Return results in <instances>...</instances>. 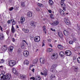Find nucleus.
Segmentation results:
<instances>
[{
    "mask_svg": "<svg viewBox=\"0 0 80 80\" xmlns=\"http://www.w3.org/2000/svg\"><path fill=\"white\" fill-rule=\"evenodd\" d=\"M11 78V75L10 74L5 76L3 74H1L0 75V80H10Z\"/></svg>",
    "mask_w": 80,
    "mask_h": 80,
    "instance_id": "f257e3e1",
    "label": "nucleus"
},
{
    "mask_svg": "<svg viewBox=\"0 0 80 80\" xmlns=\"http://www.w3.org/2000/svg\"><path fill=\"white\" fill-rule=\"evenodd\" d=\"M11 22L12 23V26L11 28V32L12 33H14L15 32V29L13 26V25H15L16 24V21L14 20V19H12L11 20Z\"/></svg>",
    "mask_w": 80,
    "mask_h": 80,
    "instance_id": "f03ea898",
    "label": "nucleus"
},
{
    "mask_svg": "<svg viewBox=\"0 0 80 80\" xmlns=\"http://www.w3.org/2000/svg\"><path fill=\"white\" fill-rule=\"evenodd\" d=\"M8 64L10 67H13L16 64V61L13 60H10Z\"/></svg>",
    "mask_w": 80,
    "mask_h": 80,
    "instance_id": "7ed1b4c3",
    "label": "nucleus"
},
{
    "mask_svg": "<svg viewBox=\"0 0 80 80\" xmlns=\"http://www.w3.org/2000/svg\"><path fill=\"white\" fill-rule=\"evenodd\" d=\"M64 22L65 23H66V25H68L70 23V21L69 20L68 18L67 17H66L64 18Z\"/></svg>",
    "mask_w": 80,
    "mask_h": 80,
    "instance_id": "20e7f679",
    "label": "nucleus"
},
{
    "mask_svg": "<svg viewBox=\"0 0 80 80\" xmlns=\"http://www.w3.org/2000/svg\"><path fill=\"white\" fill-rule=\"evenodd\" d=\"M51 57V58H52V59H57L58 57V54L57 53H56V54L53 53Z\"/></svg>",
    "mask_w": 80,
    "mask_h": 80,
    "instance_id": "39448f33",
    "label": "nucleus"
},
{
    "mask_svg": "<svg viewBox=\"0 0 80 80\" xmlns=\"http://www.w3.org/2000/svg\"><path fill=\"white\" fill-rule=\"evenodd\" d=\"M58 23H59L58 21H55L52 23H50V24L51 25H52V26H57V25H58Z\"/></svg>",
    "mask_w": 80,
    "mask_h": 80,
    "instance_id": "423d86ee",
    "label": "nucleus"
},
{
    "mask_svg": "<svg viewBox=\"0 0 80 80\" xmlns=\"http://www.w3.org/2000/svg\"><path fill=\"white\" fill-rule=\"evenodd\" d=\"M34 40L35 42H38L40 41V36H36L34 38Z\"/></svg>",
    "mask_w": 80,
    "mask_h": 80,
    "instance_id": "0eeeda50",
    "label": "nucleus"
},
{
    "mask_svg": "<svg viewBox=\"0 0 80 80\" xmlns=\"http://www.w3.org/2000/svg\"><path fill=\"white\" fill-rule=\"evenodd\" d=\"M40 61L41 63L42 64H45V62H46L45 59L43 58H40Z\"/></svg>",
    "mask_w": 80,
    "mask_h": 80,
    "instance_id": "6e6552de",
    "label": "nucleus"
},
{
    "mask_svg": "<svg viewBox=\"0 0 80 80\" xmlns=\"http://www.w3.org/2000/svg\"><path fill=\"white\" fill-rule=\"evenodd\" d=\"M65 54L67 56H70L72 55V52L70 50H66L65 51Z\"/></svg>",
    "mask_w": 80,
    "mask_h": 80,
    "instance_id": "1a4fd4ad",
    "label": "nucleus"
},
{
    "mask_svg": "<svg viewBox=\"0 0 80 80\" xmlns=\"http://www.w3.org/2000/svg\"><path fill=\"white\" fill-rule=\"evenodd\" d=\"M57 64H53L52 67V69H50L51 72H53V71H54V70L55 69L56 67H57Z\"/></svg>",
    "mask_w": 80,
    "mask_h": 80,
    "instance_id": "9d476101",
    "label": "nucleus"
},
{
    "mask_svg": "<svg viewBox=\"0 0 80 80\" xmlns=\"http://www.w3.org/2000/svg\"><path fill=\"white\" fill-rule=\"evenodd\" d=\"M60 4L61 6L62 7L63 10L64 12H65V11H66V6L65 5V4L60 2Z\"/></svg>",
    "mask_w": 80,
    "mask_h": 80,
    "instance_id": "9b49d317",
    "label": "nucleus"
},
{
    "mask_svg": "<svg viewBox=\"0 0 80 80\" xmlns=\"http://www.w3.org/2000/svg\"><path fill=\"white\" fill-rule=\"evenodd\" d=\"M12 72L15 75H18V71L17 70V69L15 68H13L12 69Z\"/></svg>",
    "mask_w": 80,
    "mask_h": 80,
    "instance_id": "f8f14e48",
    "label": "nucleus"
},
{
    "mask_svg": "<svg viewBox=\"0 0 80 80\" xmlns=\"http://www.w3.org/2000/svg\"><path fill=\"white\" fill-rule=\"evenodd\" d=\"M63 33L66 37H68L69 34H70V33L66 30L64 31Z\"/></svg>",
    "mask_w": 80,
    "mask_h": 80,
    "instance_id": "ddd939ff",
    "label": "nucleus"
},
{
    "mask_svg": "<svg viewBox=\"0 0 80 80\" xmlns=\"http://www.w3.org/2000/svg\"><path fill=\"white\" fill-rule=\"evenodd\" d=\"M29 55V52L27 51H25L24 52L23 55L25 57H28Z\"/></svg>",
    "mask_w": 80,
    "mask_h": 80,
    "instance_id": "4468645a",
    "label": "nucleus"
},
{
    "mask_svg": "<svg viewBox=\"0 0 80 80\" xmlns=\"http://www.w3.org/2000/svg\"><path fill=\"white\" fill-rule=\"evenodd\" d=\"M59 12L62 16H64L65 15V13H64V11L63 10L60 9L59 10Z\"/></svg>",
    "mask_w": 80,
    "mask_h": 80,
    "instance_id": "2eb2a0df",
    "label": "nucleus"
},
{
    "mask_svg": "<svg viewBox=\"0 0 80 80\" xmlns=\"http://www.w3.org/2000/svg\"><path fill=\"white\" fill-rule=\"evenodd\" d=\"M27 15L28 17H32V16H33V13L32 12H28Z\"/></svg>",
    "mask_w": 80,
    "mask_h": 80,
    "instance_id": "dca6fc26",
    "label": "nucleus"
},
{
    "mask_svg": "<svg viewBox=\"0 0 80 80\" xmlns=\"http://www.w3.org/2000/svg\"><path fill=\"white\" fill-rule=\"evenodd\" d=\"M4 38V35L2 33H0V40H3V39Z\"/></svg>",
    "mask_w": 80,
    "mask_h": 80,
    "instance_id": "f3484780",
    "label": "nucleus"
},
{
    "mask_svg": "<svg viewBox=\"0 0 80 80\" xmlns=\"http://www.w3.org/2000/svg\"><path fill=\"white\" fill-rule=\"evenodd\" d=\"M58 34L59 37H60L61 38H63V35L62 33L61 32H58Z\"/></svg>",
    "mask_w": 80,
    "mask_h": 80,
    "instance_id": "a211bd4d",
    "label": "nucleus"
},
{
    "mask_svg": "<svg viewBox=\"0 0 80 80\" xmlns=\"http://www.w3.org/2000/svg\"><path fill=\"white\" fill-rule=\"evenodd\" d=\"M59 55L61 57H64L65 55V53H64V52L63 51H61L59 52Z\"/></svg>",
    "mask_w": 80,
    "mask_h": 80,
    "instance_id": "6ab92c4d",
    "label": "nucleus"
},
{
    "mask_svg": "<svg viewBox=\"0 0 80 80\" xmlns=\"http://www.w3.org/2000/svg\"><path fill=\"white\" fill-rule=\"evenodd\" d=\"M25 18L24 17H22L21 18V23H23V22H25Z\"/></svg>",
    "mask_w": 80,
    "mask_h": 80,
    "instance_id": "aec40b11",
    "label": "nucleus"
},
{
    "mask_svg": "<svg viewBox=\"0 0 80 80\" xmlns=\"http://www.w3.org/2000/svg\"><path fill=\"white\" fill-rule=\"evenodd\" d=\"M20 77L22 79H25L26 78V75H24L23 74H21L20 75Z\"/></svg>",
    "mask_w": 80,
    "mask_h": 80,
    "instance_id": "412c9836",
    "label": "nucleus"
},
{
    "mask_svg": "<svg viewBox=\"0 0 80 80\" xmlns=\"http://www.w3.org/2000/svg\"><path fill=\"white\" fill-rule=\"evenodd\" d=\"M23 63L24 65H28L29 64V61H28L27 60H25L24 61Z\"/></svg>",
    "mask_w": 80,
    "mask_h": 80,
    "instance_id": "4be33fe9",
    "label": "nucleus"
},
{
    "mask_svg": "<svg viewBox=\"0 0 80 80\" xmlns=\"http://www.w3.org/2000/svg\"><path fill=\"white\" fill-rule=\"evenodd\" d=\"M22 31L24 32L25 33H28L29 32V30L28 29L22 28Z\"/></svg>",
    "mask_w": 80,
    "mask_h": 80,
    "instance_id": "5701e85b",
    "label": "nucleus"
},
{
    "mask_svg": "<svg viewBox=\"0 0 80 80\" xmlns=\"http://www.w3.org/2000/svg\"><path fill=\"white\" fill-rule=\"evenodd\" d=\"M43 32H44L45 34H47V29H46V27L44 26L43 27Z\"/></svg>",
    "mask_w": 80,
    "mask_h": 80,
    "instance_id": "b1692460",
    "label": "nucleus"
},
{
    "mask_svg": "<svg viewBox=\"0 0 80 80\" xmlns=\"http://www.w3.org/2000/svg\"><path fill=\"white\" fill-rule=\"evenodd\" d=\"M37 62H38V58H36L33 60V63L34 64H36Z\"/></svg>",
    "mask_w": 80,
    "mask_h": 80,
    "instance_id": "393cba45",
    "label": "nucleus"
},
{
    "mask_svg": "<svg viewBox=\"0 0 80 80\" xmlns=\"http://www.w3.org/2000/svg\"><path fill=\"white\" fill-rule=\"evenodd\" d=\"M2 49L3 50H4V51H5L7 50V46L4 45V46L2 47Z\"/></svg>",
    "mask_w": 80,
    "mask_h": 80,
    "instance_id": "a878e982",
    "label": "nucleus"
},
{
    "mask_svg": "<svg viewBox=\"0 0 80 80\" xmlns=\"http://www.w3.org/2000/svg\"><path fill=\"white\" fill-rule=\"evenodd\" d=\"M38 7H40L41 8L43 7V5L40 3H38Z\"/></svg>",
    "mask_w": 80,
    "mask_h": 80,
    "instance_id": "bb28decb",
    "label": "nucleus"
},
{
    "mask_svg": "<svg viewBox=\"0 0 80 80\" xmlns=\"http://www.w3.org/2000/svg\"><path fill=\"white\" fill-rule=\"evenodd\" d=\"M53 49L51 48H48L47 50V52H53Z\"/></svg>",
    "mask_w": 80,
    "mask_h": 80,
    "instance_id": "cd10ccee",
    "label": "nucleus"
},
{
    "mask_svg": "<svg viewBox=\"0 0 80 80\" xmlns=\"http://www.w3.org/2000/svg\"><path fill=\"white\" fill-rule=\"evenodd\" d=\"M35 79L36 80H40L41 79V78H40V77L39 76H36L35 77Z\"/></svg>",
    "mask_w": 80,
    "mask_h": 80,
    "instance_id": "c85d7f7f",
    "label": "nucleus"
},
{
    "mask_svg": "<svg viewBox=\"0 0 80 80\" xmlns=\"http://www.w3.org/2000/svg\"><path fill=\"white\" fill-rule=\"evenodd\" d=\"M35 22L33 21H32L30 22V24L31 26H35Z\"/></svg>",
    "mask_w": 80,
    "mask_h": 80,
    "instance_id": "c756f323",
    "label": "nucleus"
},
{
    "mask_svg": "<svg viewBox=\"0 0 80 80\" xmlns=\"http://www.w3.org/2000/svg\"><path fill=\"white\" fill-rule=\"evenodd\" d=\"M49 3L50 5H53V2L52 0H49Z\"/></svg>",
    "mask_w": 80,
    "mask_h": 80,
    "instance_id": "7c9ffc66",
    "label": "nucleus"
},
{
    "mask_svg": "<svg viewBox=\"0 0 80 80\" xmlns=\"http://www.w3.org/2000/svg\"><path fill=\"white\" fill-rule=\"evenodd\" d=\"M21 6L22 7H25V2H21Z\"/></svg>",
    "mask_w": 80,
    "mask_h": 80,
    "instance_id": "2f4dec72",
    "label": "nucleus"
},
{
    "mask_svg": "<svg viewBox=\"0 0 80 80\" xmlns=\"http://www.w3.org/2000/svg\"><path fill=\"white\" fill-rule=\"evenodd\" d=\"M47 74H48V72L47 71H44V75L45 77H46L47 75Z\"/></svg>",
    "mask_w": 80,
    "mask_h": 80,
    "instance_id": "473e14b6",
    "label": "nucleus"
},
{
    "mask_svg": "<svg viewBox=\"0 0 80 80\" xmlns=\"http://www.w3.org/2000/svg\"><path fill=\"white\" fill-rule=\"evenodd\" d=\"M58 48L60 50H61V49H62L63 47H62V46L61 45H59L58 46Z\"/></svg>",
    "mask_w": 80,
    "mask_h": 80,
    "instance_id": "72a5a7b5",
    "label": "nucleus"
},
{
    "mask_svg": "<svg viewBox=\"0 0 80 80\" xmlns=\"http://www.w3.org/2000/svg\"><path fill=\"white\" fill-rule=\"evenodd\" d=\"M74 70L75 72H77V70H78V67H75L74 69Z\"/></svg>",
    "mask_w": 80,
    "mask_h": 80,
    "instance_id": "f704fd0d",
    "label": "nucleus"
},
{
    "mask_svg": "<svg viewBox=\"0 0 80 80\" xmlns=\"http://www.w3.org/2000/svg\"><path fill=\"white\" fill-rule=\"evenodd\" d=\"M73 41L71 40L69 42V44H70V45L73 44Z\"/></svg>",
    "mask_w": 80,
    "mask_h": 80,
    "instance_id": "c9c22d12",
    "label": "nucleus"
},
{
    "mask_svg": "<svg viewBox=\"0 0 80 80\" xmlns=\"http://www.w3.org/2000/svg\"><path fill=\"white\" fill-rule=\"evenodd\" d=\"M77 62L78 63H80V57H79L78 58Z\"/></svg>",
    "mask_w": 80,
    "mask_h": 80,
    "instance_id": "e433bc0d",
    "label": "nucleus"
},
{
    "mask_svg": "<svg viewBox=\"0 0 80 80\" xmlns=\"http://www.w3.org/2000/svg\"><path fill=\"white\" fill-rule=\"evenodd\" d=\"M45 41L43 40L42 42V47H44V46H45Z\"/></svg>",
    "mask_w": 80,
    "mask_h": 80,
    "instance_id": "4c0bfd02",
    "label": "nucleus"
},
{
    "mask_svg": "<svg viewBox=\"0 0 80 80\" xmlns=\"http://www.w3.org/2000/svg\"><path fill=\"white\" fill-rule=\"evenodd\" d=\"M10 51H12L13 49V47L11 46L10 47Z\"/></svg>",
    "mask_w": 80,
    "mask_h": 80,
    "instance_id": "58836bf2",
    "label": "nucleus"
},
{
    "mask_svg": "<svg viewBox=\"0 0 80 80\" xmlns=\"http://www.w3.org/2000/svg\"><path fill=\"white\" fill-rule=\"evenodd\" d=\"M13 10V7H12L9 9V11H12Z\"/></svg>",
    "mask_w": 80,
    "mask_h": 80,
    "instance_id": "ea45409f",
    "label": "nucleus"
},
{
    "mask_svg": "<svg viewBox=\"0 0 80 80\" xmlns=\"http://www.w3.org/2000/svg\"><path fill=\"white\" fill-rule=\"evenodd\" d=\"M55 76H51L50 77V79L51 80H53V78H55Z\"/></svg>",
    "mask_w": 80,
    "mask_h": 80,
    "instance_id": "a19ab883",
    "label": "nucleus"
},
{
    "mask_svg": "<svg viewBox=\"0 0 80 80\" xmlns=\"http://www.w3.org/2000/svg\"><path fill=\"white\" fill-rule=\"evenodd\" d=\"M30 38L31 40H33V36H30Z\"/></svg>",
    "mask_w": 80,
    "mask_h": 80,
    "instance_id": "79ce46f5",
    "label": "nucleus"
},
{
    "mask_svg": "<svg viewBox=\"0 0 80 80\" xmlns=\"http://www.w3.org/2000/svg\"><path fill=\"white\" fill-rule=\"evenodd\" d=\"M22 48L23 49L25 48V45L24 44H22L21 45Z\"/></svg>",
    "mask_w": 80,
    "mask_h": 80,
    "instance_id": "37998d69",
    "label": "nucleus"
},
{
    "mask_svg": "<svg viewBox=\"0 0 80 80\" xmlns=\"http://www.w3.org/2000/svg\"><path fill=\"white\" fill-rule=\"evenodd\" d=\"M50 17L51 18H53V16L52 14L50 15Z\"/></svg>",
    "mask_w": 80,
    "mask_h": 80,
    "instance_id": "c03bdc74",
    "label": "nucleus"
},
{
    "mask_svg": "<svg viewBox=\"0 0 80 80\" xmlns=\"http://www.w3.org/2000/svg\"><path fill=\"white\" fill-rule=\"evenodd\" d=\"M8 23H9V24H10L11 23V21L10 20H8L7 22Z\"/></svg>",
    "mask_w": 80,
    "mask_h": 80,
    "instance_id": "a18cd8bd",
    "label": "nucleus"
},
{
    "mask_svg": "<svg viewBox=\"0 0 80 80\" xmlns=\"http://www.w3.org/2000/svg\"><path fill=\"white\" fill-rule=\"evenodd\" d=\"M22 42H23V43H24V42H25V43H26L27 45V42H26L25 40H22Z\"/></svg>",
    "mask_w": 80,
    "mask_h": 80,
    "instance_id": "49530a36",
    "label": "nucleus"
},
{
    "mask_svg": "<svg viewBox=\"0 0 80 80\" xmlns=\"http://www.w3.org/2000/svg\"><path fill=\"white\" fill-rule=\"evenodd\" d=\"M65 0H61V3H64V2H65Z\"/></svg>",
    "mask_w": 80,
    "mask_h": 80,
    "instance_id": "de8ad7c7",
    "label": "nucleus"
},
{
    "mask_svg": "<svg viewBox=\"0 0 80 80\" xmlns=\"http://www.w3.org/2000/svg\"><path fill=\"white\" fill-rule=\"evenodd\" d=\"M0 30H1V31H2V32H3V28L1 26H0Z\"/></svg>",
    "mask_w": 80,
    "mask_h": 80,
    "instance_id": "09e8293b",
    "label": "nucleus"
},
{
    "mask_svg": "<svg viewBox=\"0 0 80 80\" xmlns=\"http://www.w3.org/2000/svg\"><path fill=\"white\" fill-rule=\"evenodd\" d=\"M4 62H5V61H4V60H3V59H1V63H4Z\"/></svg>",
    "mask_w": 80,
    "mask_h": 80,
    "instance_id": "8fccbe9b",
    "label": "nucleus"
},
{
    "mask_svg": "<svg viewBox=\"0 0 80 80\" xmlns=\"http://www.w3.org/2000/svg\"><path fill=\"white\" fill-rule=\"evenodd\" d=\"M51 30L53 32H55V29H53L52 28H51Z\"/></svg>",
    "mask_w": 80,
    "mask_h": 80,
    "instance_id": "3c124183",
    "label": "nucleus"
},
{
    "mask_svg": "<svg viewBox=\"0 0 80 80\" xmlns=\"http://www.w3.org/2000/svg\"><path fill=\"white\" fill-rule=\"evenodd\" d=\"M30 79H32L33 80H35V78L34 77H32L30 78Z\"/></svg>",
    "mask_w": 80,
    "mask_h": 80,
    "instance_id": "603ef678",
    "label": "nucleus"
},
{
    "mask_svg": "<svg viewBox=\"0 0 80 80\" xmlns=\"http://www.w3.org/2000/svg\"><path fill=\"white\" fill-rule=\"evenodd\" d=\"M7 24H4L3 25V26L4 27V28H6V27H7Z\"/></svg>",
    "mask_w": 80,
    "mask_h": 80,
    "instance_id": "864d4df0",
    "label": "nucleus"
},
{
    "mask_svg": "<svg viewBox=\"0 0 80 80\" xmlns=\"http://www.w3.org/2000/svg\"><path fill=\"white\" fill-rule=\"evenodd\" d=\"M73 40L74 42H76L77 41V39L75 38H73Z\"/></svg>",
    "mask_w": 80,
    "mask_h": 80,
    "instance_id": "5fc2aeb1",
    "label": "nucleus"
},
{
    "mask_svg": "<svg viewBox=\"0 0 80 80\" xmlns=\"http://www.w3.org/2000/svg\"><path fill=\"white\" fill-rule=\"evenodd\" d=\"M48 12L49 13H52V10H48Z\"/></svg>",
    "mask_w": 80,
    "mask_h": 80,
    "instance_id": "6e6d98bb",
    "label": "nucleus"
},
{
    "mask_svg": "<svg viewBox=\"0 0 80 80\" xmlns=\"http://www.w3.org/2000/svg\"><path fill=\"white\" fill-rule=\"evenodd\" d=\"M36 10H37V11H40V9H39V8H36Z\"/></svg>",
    "mask_w": 80,
    "mask_h": 80,
    "instance_id": "4d7b16f0",
    "label": "nucleus"
},
{
    "mask_svg": "<svg viewBox=\"0 0 80 80\" xmlns=\"http://www.w3.org/2000/svg\"><path fill=\"white\" fill-rule=\"evenodd\" d=\"M12 41L13 42H15V38H12Z\"/></svg>",
    "mask_w": 80,
    "mask_h": 80,
    "instance_id": "13d9d810",
    "label": "nucleus"
},
{
    "mask_svg": "<svg viewBox=\"0 0 80 80\" xmlns=\"http://www.w3.org/2000/svg\"><path fill=\"white\" fill-rule=\"evenodd\" d=\"M34 70H35V69H34V68H33L32 69V72H34Z\"/></svg>",
    "mask_w": 80,
    "mask_h": 80,
    "instance_id": "bf43d9fd",
    "label": "nucleus"
},
{
    "mask_svg": "<svg viewBox=\"0 0 80 80\" xmlns=\"http://www.w3.org/2000/svg\"><path fill=\"white\" fill-rule=\"evenodd\" d=\"M41 74L42 75H44V73H43L42 72H41Z\"/></svg>",
    "mask_w": 80,
    "mask_h": 80,
    "instance_id": "052dcab7",
    "label": "nucleus"
},
{
    "mask_svg": "<svg viewBox=\"0 0 80 80\" xmlns=\"http://www.w3.org/2000/svg\"><path fill=\"white\" fill-rule=\"evenodd\" d=\"M16 28H19V27H18V25H16Z\"/></svg>",
    "mask_w": 80,
    "mask_h": 80,
    "instance_id": "680f3d73",
    "label": "nucleus"
},
{
    "mask_svg": "<svg viewBox=\"0 0 80 80\" xmlns=\"http://www.w3.org/2000/svg\"><path fill=\"white\" fill-rule=\"evenodd\" d=\"M72 80H77V79L75 78H73Z\"/></svg>",
    "mask_w": 80,
    "mask_h": 80,
    "instance_id": "e2e57ef3",
    "label": "nucleus"
},
{
    "mask_svg": "<svg viewBox=\"0 0 80 80\" xmlns=\"http://www.w3.org/2000/svg\"><path fill=\"white\" fill-rule=\"evenodd\" d=\"M3 66H0V68H3Z\"/></svg>",
    "mask_w": 80,
    "mask_h": 80,
    "instance_id": "0e129e2a",
    "label": "nucleus"
},
{
    "mask_svg": "<svg viewBox=\"0 0 80 80\" xmlns=\"http://www.w3.org/2000/svg\"><path fill=\"white\" fill-rule=\"evenodd\" d=\"M49 46H50V47H51V48H52V47H53V46H52V44H50V45H49Z\"/></svg>",
    "mask_w": 80,
    "mask_h": 80,
    "instance_id": "69168bd1",
    "label": "nucleus"
},
{
    "mask_svg": "<svg viewBox=\"0 0 80 80\" xmlns=\"http://www.w3.org/2000/svg\"><path fill=\"white\" fill-rule=\"evenodd\" d=\"M43 20L44 21L45 20V18H44L43 19Z\"/></svg>",
    "mask_w": 80,
    "mask_h": 80,
    "instance_id": "338daca9",
    "label": "nucleus"
},
{
    "mask_svg": "<svg viewBox=\"0 0 80 80\" xmlns=\"http://www.w3.org/2000/svg\"><path fill=\"white\" fill-rule=\"evenodd\" d=\"M10 3H11L12 2V0H10Z\"/></svg>",
    "mask_w": 80,
    "mask_h": 80,
    "instance_id": "774afa93",
    "label": "nucleus"
}]
</instances>
